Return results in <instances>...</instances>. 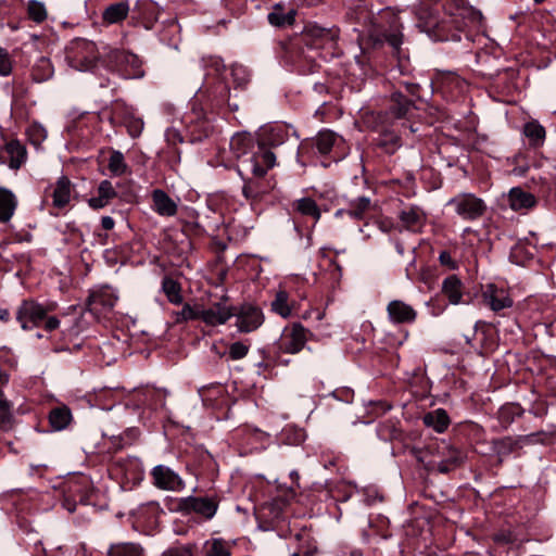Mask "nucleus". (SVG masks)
Returning a JSON list of instances; mask_svg holds the SVG:
<instances>
[{
    "label": "nucleus",
    "instance_id": "nucleus-1",
    "mask_svg": "<svg viewBox=\"0 0 556 556\" xmlns=\"http://www.w3.org/2000/svg\"><path fill=\"white\" fill-rule=\"evenodd\" d=\"M65 61L77 72L102 75V70H105L128 78L130 75L124 70V64L135 63L137 59L125 51L110 47L100 49L93 41L76 38L65 48Z\"/></svg>",
    "mask_w": 556,
    "mask_h": 556
},
{
    "label": "nucleus",
    "instance_id": "nucleus-2",
    "mask_svg": "<svg viewBox=\"0 0 556 556\" xmlns=\"http://www.w3.org/2000/svg\"><path fill=\"white\" fill-rule=\"evenodd\" d=\"M230 151L237 159L238 174L263 177L276 164L275 154L263 142H255L250 132H237L230 139Z\"/></svg>",
    "mask_w": 556,
    "mask_h": 556
},
{
    "label": "nucleus",
    "instance_id": "nucleus-3",
    "mask_svg": "<svg viewBox=\"0 0 556 556\" xmlns=\"http://www.w3.org/2000/svg\"><path fill=\"white\" fill-rule=\"evenodd\" d=\"M371 37L376 41H387L395 51H399L403 43V35L399 18L392 12L384 10L380 13L379 18L372 23Z\"/></svg>",
    "mask_w": 556,
    "mask_h": 556
},
{
    "label": "nucleus",
    "instance_id": "nucleus-4",
    "mask_svg": "<svg viewBox=\"0 0 556 556\" xmlns=\"http://www.w3.org/2000/svg\"><path fill=\"white\" fill-rule=\"evenodd\" d=\"M446 205L452 207L454 213L466 222H475L486 212V203L473 193L464 192L451 198Z\"/></svg>",
    "mask_w": 556,
    "mask_h": 556
},
{
    "label": "nucleus",
    "instance_id": "nucleus-5",
    "mask_svg": "<svg viewBox=\"0 0 556 556\" xmlns=\"http://www.w3.org/2000/svg\"><path fill=\"white\" fill-rule=\"evenodd\" d=\"M339 38L337 27H321L316 23H307L300 37V42L311 49L334 50Z\"/></svg>",
    "mask_w": 556,
    "mask_h": 556
},
{
    "label": "nucleus",
    "instance_id": "nucleus-6",
    "mask_svg": "<svg viewBox=\"0 0 556 556\" xmlns=\"http://www.w3.org/2000/svg\"><path fill=\"white\" fill-rule=\"evenodd\" d=\"M307 333L308 331L300 323L286 327L278 342L279 350L288 354L299 353L307 342Z\"/></svg>",
    "mask_w": 556,
    "mask_h": 556
},
{
    "label": "nucleus",
    "instance_id": "nucleus-7",
    "mask_svg": "<svg viewBox=\"0 0 556 556\" xmlns=\"http://www.w3.org/2000/svg\"><path fill=\"white\" fill-rule=\"evenodd\" d=\"M48 309L34 301H23L16 311V320L24 330L39 326L47 316Z\"/></svg>",
    "mask_w": 556,
    "mask_h": 556
},
{
    "label": "nucleus",
    "instance_id": "nucleus-8",
    "mask_svg": "<svg viewBox=\"0 0 556 556\" xmlns=\"http://www.w3.org/2000/svg\"><path fill=\"white\" fill-rule=\"evenodd\" d=\"M151 477L153 485L160 490L180 492L185 489V482L181 477L168 466L157 465L153 467Z\"/></svg>",
    "mask_w": 556,
    "mask_h": 556
},
{
    "label": "nucleus",
    "instance_id": "nucleus-9",
    "mask_svg": "<svg viewBox=\"0 0 556 556\" xmlns=\"http://www.w3.org/2000/svg\"><path fill=\"white\" fill-rule=\"evenodd\" d=\"M482 300L495 313L509 308L514 304L508 290L495 283H488L482 288Z\"/></svg>",
    "mask_w": 556,
    "mask_h": 556
},
{
    "label": "nucleus",
    "instance_id": "nucleus-10",
    "mask_svg": "<svg viewBox=\"0 0 556 556\" xmlns=\"http://www.w3.org/2000/svg\"><path fill=\"white\" fill-rule=\"evenodd\" d=\"M117 295L111 287H101L93 291L88 300V308L97 316L110 312L116 304Z\"/></svg>",
    "mask_w": 556,
    "mask_h": 556
},
{
    "label": "nucleus",
    "instance_id": "nucleus-11",
    "mask_svg": "<svg viewBox=\"0 0 556 556\" xmlns=\"http://www.w3.org/2000/svg\"><path fill=\"white\" fill-rule=\"evenodd\" d=\"M542 437H544L543 432L522 435L517 440L510 437H506L493 442V451L502 459L503 457H506L510 453L515 452L517 448L521 447L522 444L543 442Z\"/></svg>",
    "mask_w": 556,
    "mask_h": 556
},
{
    "label": "nucleus",
    "instance_id": "nucleus-12",
    "mask_svg": "<svg viewBox=\"0 0 556 556\" xmlns=\"http://www.w3.org/2000/svg\"><path fill=\"white\" fill-rule=\"evenodd\" d=\"M235 316L238 330L247 333L256 330L264 320L261 309L252 305H243Z\"/></svg>",
    "mask_w": 556,
    "mask_h": 556
},
{
    "label": "nucleus",
    "instance_id": "nucleus-13",
    "mask_svg": "<svg viewBox=\"0 0 556 556\" xmlns=\"http://www.w3.org/2000/svg\"><path fill=\"white\" fill-rule=\"evenodd\" d=\"M179 507L184 511L197 513L210 519L217 510V503L208 497L188 496L181 498Z\"/></svg>",
    "mask_w": 556,
    "mask_h": 556
},
{
    "label": "nucleus",
    "instance_id": "nucleus-14",
    "mask_svg": "<svg viewBox=\"0 0 556 556\" xmlns=\"http://www.w3.org/2000/svg\"><path fill=\"white\" fill-rule=\"evenodd\" d=\"M439 453L441 454L442 459L434 465L441 473H448L450 471L456 469L463 464L465 459V454L463 451L451 446L445 442H442V444L439 446Z\"/></svg>",
    "mask_w": 556,
    "mask_h": 556
},
{
    "label": "nucleus",
    "instance_id": "nucleus-15",
    "mask_svg": "<svg viewBox=\"0 0 556 556\" xmlns=\"http://www.w3.org/2000/svg\"><path fill=\"white\" fill-rule=\"evenodd\" d=\"M232 316H235V309L225 303L218 302L201 309L200 319L205 325L214 327L226 324Z\"/></svg>",
    "mask_w": 556,
    "mask_h": 556
},
{
    "label": "nucleus",
    "instance_id": "nucleus-16",
    "mask_svg": "<svg viewBox=\"0 0 556 556\" xmlns=\"http://www.w3.org/2000/svg\"><path fill=\"white\" fill-rule=\"evenodd\" d=\"M507 202L513 211L527 213L536 206L538 199L533 193L520 187H514L508 191Z\"/></svg>",
    "mask_w": 556,
    "mask_h": 556
},
{
    "label": "nucleus",
    "instance_id": "nucleus-17",
    "mask_svg": "<svg viewBox=\"0 0 556 556\" xmlns=\"http://www.w3.org/2000/svg\"><path fill=\"white\" fill-rule=\"evenodd\" d=\"M387 313L392 324H412L417 318L414 307L401 300L389 302Z\"/></svg>",
    "mask_w": 556,
    "mask_h": 556
},
{
    "label": "nucleus",
    "instance_id": "nucleus-18",
    "mask_svg": "<svg viewBox=\"0 0 556 556\" xmlns=\"http://www.w3.org/2000/svg\"><path fill=\"white\" fill-rule=\"evenodd\" d=\"M163 11L156 2L152 0H138L134 9V14L142 20L144 28L151 29L153 24L160 18Z\"/></svg>",
    "mask_w": 556,
    "mask_h": 556
},
{
    "label": "nucleus",
    "instance_id": "nucleus-19",
    "mask_svg": "<svg viewBox=\"0 0 556 556\" xmlns=\"http://www.w3.org/2000/svg\"><path fill=\"white\" fill-rule=\"evenodd\" d=\"M295 15L296 10L293 7H286L283 3L279 2L273 5L267 18L269 24L275 27H286L294 23Z\"/></svg>",
    "mask_w": 556,
    "mask_h": 556
},
{
    "label": "nucleus",
    "instance_id": "nucleus-20",
    "mask_svg": "<svg viewBox=\"0 0 556 556\" xmlns=\"http://www.w3.org/2000/svg\"><path fill=\"white\" fill-rule=\"evenodd\" d=\"M153 210L161 216L172 217L177 213L176 202L163 190L152 192Z\"/></svg>",
    "mask_w": 556,
    "mask_h": 556
},
{
    "label": "nucleus",
    "instance_id": "nucleus-21",
    "mask_svg": "<svg viewBox=\"0 0 556 556\" xmlns=\"http://www.w3.org/2000/svg\"><path fill=\"white\" fill-rule=\"evenodd\" d=\"M48 420L54 431H62L72 422L73 414L68 406L61 404L51 408Z\"/></svg>",
    "mask_w": 556,
    "mask_h": 556
},
{
    "label": "nucleus",
    "instance_id": "nucleus-22",
    "mask_svg": "<svg viewBox=\"0 0 556 556\" xmlns=\"http://www.w3.org/2000/svg\"><path fill=\"white\" fill-rule=\"evenodd\" d=\"M343 139L331 130H321L317 134L313 141V146L321 155L329 154L333 148H337Z\"/></svg>",
    "mask_w": 556,
    "mask_h": 556
},
{
    "label": "nucleus",
    "instance_id": "nucleus-23",
    "mask_svg": "<svg viewBox=\"0 0 556 556\" xmlns=\"http://www.w3.org/2000/svg\"><path fill=\"white\" fill-rule=\"evenodd\" d=\"M371 210V201L367 197H359L356 200L352 201L350 207L348 210H338L336 212V216L348 215L353 219H364L367 213Z\"/></svg>",
    "mask_w": 556,
    "mask_h": 556
},
{
    "label": "nucleus",
    "instance_id": "nucleus-24",
    "mask_svg": "<svg viewBox=\"0 0 556 556\" xmlns=\"http://www.w3.org/2000/svg\"><path fill=\"white\" fill-rule=\"evenodd\" d=\"M116 195L117 192L112 182L105 179L102 180L98 187V195L90 198L88 204L94 210L103 208L112 199L116 198Z\"/></svg>",
    "mask_w": 556,
    "mask_h": 556
},
{
    "label": "nucleus",
    "instance_id": "nucleus-25",
    "mask_svg": "<svg viewBox=\"0 0 556 556\" xmlns=\"http://www.w3.org/2000/svg\"><path fill=\"white\" fill-rule=\"evenodd\" d=\"M72 184L65 176L60 177L52 191L53 205L63 208L71 201Z\"/></svg>",
    "mask_w": 556,
    "mask_h": 556
},
{
    "label": "nucleus",
    "instance_id": "nucleus-26",
    "mask_svg": "<svg viewBox=\"0 0 556 556\" xmlns=\"http://www.w3.org/2000/svg\"><path fill=\"white\" fill-rule=\"evenodd\" d=\"M400 220L410 231H418L425 223V214L417 206H410L400 213Z\"/></svg>",
    "mask_w": 556,
    "mask_h": 556
},
{
    "label": "nucleus",
    "instance_id": "nucleus-27",
    "mask_svg": "<svg viewBox=\"0 0 556 556\" xmlns=\"http://www.w3.org/2000/svg\"><path fill=\"white\" fill-rule=\"evenodd\" d=\"M129 10V3L127 0L111 3L103 11L102 18L108 24H116L127 17Z\"/></svg>",
    "mask_w": 556,
    "mask_h": 556
},
{
    "label": "nucleus",
    "instance_id": "nucleus-28",
    "mask_svg": "<svg viewBox=\"0 0 556 556\" xmlns=\"http://www.w3.org/2000/svg\"><path fill=\"white\" fill-rule=\"evenodd\" d=\"M442 291L447 296L451 304L463 303V283L460 279L451 275L443 280Z\"/></svg>",
    "mask_w": 556,
    "mask_h": 556
},
{
    "label": "nucleus",
    "instance_id": "nucleus-29",
    "mask_svg": "<svg viewBox=\"0 0 556 556\" xmlns=\"http://www.w3.org/2000/svg\"><path fill=\"white\" fill-rule=\"evenodd\" d=\"M17 206V199L14 193L0 187V223H8Z\"/></svg>",
    "mask_w": 556,
    "mask_h": 556
},
{
    "label": "nucleus",
    "instance_id": "nucleus-30",
    "mask_svg": "<svg viewBox=\"0 0 556 556\" xmlns=\"http://www.w3.org/2000/svg\"><path fill=\"white\" fill-rule=\"evenodd\" d=\"M292 208L303 216L312 217L315 223H317L321 216L316 201L309 197H304L293 201Z\"/></svg>",
    "mask_w": 556,
    "mask_h": 556
},
{
    "label": "nucleus",
    "instance_id": "nucleus-31",
    "mask_svg": "<svg viewBox=\"0 0 556 556\" xmlns=\"http://www.w3.org/2000/svg\"><path fill=\"white\" fill-rule=\"evenodd\" d=\"M390 111L396 118H404L415 109L414 102L407 99L402 92H394L391 97Z\"/></svg>",
    "mask_w": 556,
    "mask_h": 556
},
{
    "label": "nucleus",
    "instance_id": "nucleus-32",
    "mask_svg": "<svg viewBox=\"0 0 556 556\" xmlns=\"http://www.w3.org/2000/svg\"><path fill=\"white\" fill-rule=\"evenodd\" d=\"M422 420L427 427L432 428L438 433L444 432L450 425V418L442 408L427 413Z\"/></svg>",
    "mask_w": 556,
    "mask_h": 556
},
{
    "label": "nucleus",
    "instance_id": "nucleus-33",
    "mask_svg": "<svg viewBox=\"0 0 556 556\" xmlns=\"http://www.w3.org/2000/svg\"><path fill=\"white\" fill-rule=\"evenodd\" d=\"M203 556H231L230 545L223 539H211L204 543Z\"/></svg>",
    "mask_w": 556,
    "mask_h": 556
},
{
    "label": "nucleus",
    "instance_id": "nucleus-34",
    "mask_svg": "<svg viewBox=\"0 0 556 556\" xmlns=\"http://www.w3.org/2000/svg\"><path fill=\"white\" fill-rule=\"evenodd\" d=\"M53 73L54 68L50 59L45 56L38 59L31 72L34 79L38 83L49 80L53 76Z\"/></svg>",
    "mask_w": 556,
    "mask_h": 556
},
{
    "label": "nucleus",
    "instance_id": "nucleus-35",
    "mask_svg": "<svg viewBox=\"0 0 556 556\" xmlns=\"http://www.w3.org/2000/svg\"><path fill=\"white\" fill-rule=\"evenodd\" d=\"M5 152L10 156V167L20 168L25 161V148L18 141H10L5 144Z\"/></svg>",
    "mask_w": 556,
    "mask_h": 556
},
{
    "label": "nucleus",
    "instance_id": "nucleus-36",
    "mask_svg": "<svg viewBox=\"0 0 556 556\" xmlns=\"http://www.w3.org/2000/svg\"><path fill=\"white\" fill-rule=\"evenodd\" d=\"M525 136L533 146H541L545 139V129L536 121L529 122L523 127Z\"/></svg>",
    "mask_w": 556,
    "mask_h": 556
},
{
    "label": "nucleus",
    "instance_id": "nucleus-37",
    "mask_svg": "<svg viewBox=\"0 0 556 556\" xmlns=\"http://www.w3.org/2000/svg\"><path fill=\"white\" fill-rule=\"evenodd\" d=\"M108 167L112 176H123L128 172V165L125 162L124 154L118 150L111 152Z\"/></svg>",
    "mask_w": 556,
    "mask_h": 556
},
{
    "label": "nucleus",
    "instance_id": "nucleus-38",
    "mask_svg": "<svg viewBox=\"0 0 556 556\" xmlns=\"http://www.w3.org/2000/svg\"><path fill=\"white\" fill-rule=\"evenodd\" d=\"M162 290L173 304L182 302L180 285L170 277H165L162 281Z\"/></svg>",
    "mask_w": 556,
    "mask_h": 556
},
{
    "label": "nucleus",
    "instance_id": "nucleus-39",
    "mask_svg": "<svg viewBox=\"0 0 556 556\" xmlns=\"http://www.w3.org/2000/svg\"><path fill=\"white\" fill-rule=\"evenodd\" d=\"M271 309L283 318L291 315V305L289 304V295L285 290H279L271 302Z\"/></svg>",
    "mask_w": 556,
    "mask_h": 556
},
{
    "label": "nucleus",
    "instance_id": "nucleus-40",
    "mask_svg": "<svg viewBox=\"0 0 556 556\" xmlns=\"http://www.w3.org/2000/svg\"><path fill=\"white\" fill-rule=\"evenodd\" d=\"M109 556H142V549L135 543H118L110 547Z\"/></svg>",
    "mask_w": 556,
    "mask_h": 556
},
{
    "label": "nucleus",
    "instance_id": "nucleus-41",
    "mask_svg": "<svg viewBox=\"0 0 556 556\" xmlns=\"http://www.w3.org/2000/svg\"><path fill=\"white\" fill-rule=\"evenodd\" d=\"M387 153L392 154L401 147V138L391 130H384L380 135L378 143Z\"/></svg>",
    "mask_w": 556,
    "mask_h": 556
},
{
    "label": "nucleus",
    "instance_id": "nucleus-42",
    "mask_svg": "<svg viewBox=\"0 0 556 556\" xmlns=\"http://www.w3.org/2000/svg\"><path fill=\"white\" fill-rule=\"evenodd\" d=\"M13 415L11 404L7 399L0 400V430L8 431L12 428Z\"/></svg>",
    "mask_w": 556,
    "mask_h": 556
},
{
    "label": "nucleus",
    "instance_id": "nucleus-43",
    "mask_svg": "<svg viewBox=\"0 0 556 556\" xmlns=\"http://www.w3.org/2000/svg\"><path fill=\"white\" fill-rule=\"evenodd\" d=\"M27 11L29 17L36 23H41L47 17V10L43 2L30 0L27 5Z\"/></svg>",
    "mask_w": 556,
    "mask_h": 556
},
{
    "label": "nucleus",
    "instance_id": "nucleus-44",
    "mask_svg": "<svg viewBox=\"0 0 556 556\" xmlns=\"http://www.w3.org/2000/svg\"><path fill=\"white\" fill-rule=\"evenodd\" d=\"M231 76H232L233 83L237 85V87H243L250 80V74L243 65H238V64L232 65L231 66Z\"/></svg>",
    "mask_w": 556,
    "mask_h": 556
},
{
    "label": "nucleus",
    "instance_id": "nucleus-45",
    "mask_svg": "<svg viewBox=\"0 0 556 556\" xmlns=\"http://www.w3.org/2000/svg\"><path fill=\"white\" fill-rule=\"evenodd\" d=\"M201 309L194 308L189 304H185L182 309L176 314V321H187L200 319Z\"/></svg>",
    "mask_w": 556,
    "mask_h": 556
},
{
    "label": "nucleus",
    "instance_id": "nucleus-46",
    "mask_svg": "<svg viewBox=\"0 0 556 556\" xmlns=\"http://www.w3.org/2000/svg\"><path fill=\"white\" fill-rule=\"evenodd\" d=\"M249 350V345L241 341H237L230 344L228 354L230 359L238 361L244 358L248 355Z\"/></svg>",
    "mask_w": 556,
    "mask_h": 556
},
{
    "label": "nucleus",
    "instance_id": "nucleus-47",
    "mask_svg": "<svg viewBox=\"0 0 556 556\" xmlns=\"http://www.w3.org/2000/svg\"><path fill=\"white\" fill-rule=\"evenodd\" d=\"M128 134L132 138H137L143 130V121L141 118H130L126 122Z\"/></svg>",
    "mask_w": 556,
    "mask_h": 556
},
{
    "label": "nucleus",
    "instance_id": "nucleus-48",
    "mask_svg": "<svg viewBox=\"0 0 556 556\" xmlns=\"http://www.w3.org/2000/svg\"><path fill=\"white\" fill-rule=\"evenodd\" d=\"M12 64L9 53L5 49L0 48V75L8 76L11 73Z\"/></svg>",
    "mask_w": 556,
    "mask_h": 556
},
{
    "label": "nucleus",
    "instance_id": "nucleus-49",
    "mask_svg": "<svg viewBox=\"0 0 556 556\" xmlns=\"http://www.w3.org/2000/svg\"><path fill=\"white\" fill-rule=\"evenodd\" d=\"M162 556H194L192 547L189 545L169 548Z\"/></svg>",
    "mask_w": 556,
    "mask_h": 556
},
{
    "label": "nucleus",
    "instance_id": "nucleus-50",
    "mask_svg": "<svg viewBox=\"0 0 556 556\" xmlns=\"http://www.w3.org/2000/svg\"><path fill=\"white\" fill-rule=\"evenodd\" d=\"M29 135L33 137H36V142L39 143L40 141H42L43 139H46L47 137V131L46 129L40 126V125H33L29 130H28Z\"/></svg>",
    "mask_w": 556,
    "mask_h": 556
},
{
    "label": "nucleus",
    "instance_id": "nucleus-51",
    "mask_svg": "<svg viewBox=\"0 0 556 556\" xmlns=\"http://www.w3.org/2000/svg\"><path fill=\"white\" fill-rule=\"evenodd\" d=\"M242 193L247 199H254L257 197V192L253 188L252 182H245L242 188Z\"/></svg>",
    "mask_w": 556,
    "mask_h": 556
},
{
    "label": "nucleus",
    "instance_id": "nucleus-52",
    "mask_svg": "<svg viewBox=\"0 0 556 556\" xmlns=\"http://www.w3.org/2000/svg\"><path fill=\"white\" fill-rule=\"evenodd\" d=\"M59 326H60V320L54 316L48 317L45 321V329L48 331H52V330L56 329Z\"/></svg>",
    "mask_w": 556,
    "mask_h": 556
},
{
    "label": "nucleus",
    "instance_id": "nucleus-53",
    "mask_svg": "<svg viewBox=\"0 0 556 556\" xmlns=\"http://www.w3.org/2000/svg\"><path fill=\"white\" fill-rule=\"evenodd\" d=\"M115 222L111 216H103L101 218V226L105 230H111L114 228Z\"/></svg>",
    "mask_w": 556,
    "mask_h": 556
},
{
    "label": "nucleus",
    "instance_id": "nucleus-54",
    "mask_svg": "<svg viewBox=\"0 0 556 556\" xmlns=\"http://www.w3.org/2000/svg\"><path fill=\"white\" fill-rule=\"evenodd\" d=\"M439 260L442 265H448L453 267V261L448 252L442 251L439 255Z\"/></svg>",
    "mask_w": 556,
    "mask_h": 556
},
{
    "label": "nucleus",
    "instance_id": "nucleus-55",
    "mask_svg": "<svg viewBox=\"0 0 556 556\" xmlns=\"http://www.w3.org/2000/svg\"><path fill=\"white\" fill-rule=\"evenodd\" d=\"M9 382V376L0 369V400L5 399L2 388Z\"/></svg>",
    "mask_w": 556,
    "mask_h": 556
},
{
    "label": "nucleus",
    "instance_id": "nucleus-56",
    "mask_svg": "<svg viewBox=\"0 0 556 556\" xmlns=\"http://www.w3.org/2000/svg\"><path fill=\"white\" fill-rule=\"evenodd\" d=\"M405 89L412 96L418 97L417 91L419 89V85L413 84V83H406L405 84Z\"/></svg>",
    "mask_w": 556,
    "mask_h": 556
},
{
    "label": "nucleus",
    "instance_id": "nucleus-57",
    "mask_svg": "<svg viewBox=\"0 0 556 556\" xmlns=\"http://www.w3.org/2000/svg\"><path fill=\"white\" fill-rule=\"evenodd\" d=\"M168 22V28H169V31L173 34V35H178L179 34V26L177 24V21L176 18H170L167 21Z\"/></svg>",
    "mask_w": 556,
    "mask_h": 556
},
{
    "label": "nucleus",
    "instance_id": "nucleus-58",
    "mask_svg": "<svg viewBox=\"0 0 556 556\" xmlns=\"http://www.w3.org/2000/svg\"><path fill=\"white\" fill-rule=\"evenodd\" d=\"M63 507L68 511V513H74L76 510V504L72 501H70L68 498H65L63 501Z\"/></svg>",
    "mask_w": 556,
    "mask_h": 556
},
{
    "label": "nucleus",
    "instance_id": "nucleus-59",
    "mask_svg": "<svg viewBox=\"0 0 556 556\" xmlns=\"http://www.w3.org/2000/svg\"><path fill=\"white\" fill-rule=\"evenodd\" d=\"M161 40L164 42H167V45L173 46L175 48H177V46H178V40H176L174 38H167L166 33H163L161 35Z\"/></svg>",
    "mask_w": 556,
    "mask_h": 556
},
{
    "label": "nucleus",
    "instance_id": "nucleus-60",
    "mask_svg": "<svg viewBox=\"0 0 556 556\" xmlns=\"http://www.w3.org/2000/svg\"><path fill=\"white\" fill-rule=\"evenodd\" d=\"M10 318V312L7 308H0V320L8 321Z\"/></svg>",
    "mask_w": 556,
    "mask_h": 556
},
{
    "label": "nucleus",
    "instance_id": "nucleus-61",
    "mask_svg": "<svg viewBox=\"0 0 556 556\" xmlns=\"http://www.w3.org/2000/svg\"><path fill=\"white\" fill-rule=\"evenodd\" d=\"M495 541L498 543H508L509 539L506 534H497L495 535Z\"/></svg>",
    "mask_w": 556,
    "mask_h": 556
},
{
    "label": "nucleus",
    "instance_id": "nucleus-62",
    "mask_svg": "<svg viewBox=\"0 0 556 556\" xmlns=\"http://www.w3.org/2000/svg\"><path fill=\"white\" fill-rule=\"evenodd\" d=\"M290 556H308V552L307 551H295V552L291 553Z\"/></svg>",
    "mask_w": 556,
    "mask_h": 556
},
{
    "label": "nucleus",
    "instance_id": "nucleus-63",
    "mask_svg": "<svg viewBox=\"0 0 556 556\" xmlns=\"http://www.w3.org/2000/svg\"><path fill=\"white\" fill-rule=\"evenodd\" d=\"M395 249H396V252L400 254V255H403L404 254V247L401 242H396L395 243Z\"/></svg>",
    "mask_w": 556,
    "mask_h": 556
},
{
    "label": "nucleus",
    "instance_id": "nucleus-64",
    "mask_svg": "<svg viewBox=\"0 0 556 556\" xmlns=\"http://www.w3.org/2000/svg\"><path fill=\"white\" fill-rule=\"evenodd\" d=\"M267 142L271 146H278L282 142V138L279 139V140H276V139H271V138H268Z\"/></svg>",
    "mask_w": 556,
    "mask_h": 556
}]
</instances>
